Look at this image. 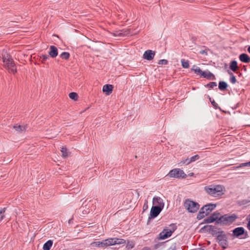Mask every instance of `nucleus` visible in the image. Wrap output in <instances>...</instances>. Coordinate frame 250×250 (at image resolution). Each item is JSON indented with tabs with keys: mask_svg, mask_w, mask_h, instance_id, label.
<instances>
[{
	"mask_svg": "<svg viewBox=\"0 0 250 250\" xmlns=\"http://www.w3.org/2000/svg\"><path fill=\"white\" fill-rule=\"evenodd\" d=\"M2 60L4 63V66L7 68L9 73L15 74L17 72L15 64L11 56L7 53L6 51L2 54Z\"/></svg>",
	"mask_w": 250,
	"mask_h": 250,
	"instance_id": "1",
	"label": "nucleus"
},
{
	"mask_svg": "<svg viewBox=\"0 0 250 250\" xmlns=\"http://www.w3.org/2000/svg\"><path fill=\"white\" fill-rule=\"evenodd\" d=\"M204 189L208 194L215 197L222 196L225 191L224 187L219 185L207 186L205 187Z\"/></svg>",
	"mask_w": 250,
	"mask_h": 250,
	"instance_id": "2",
	"label": "nucleus"
},
{
	"mask_svg": "<svg viewBox=\"0 0 250 250\" xmlns=\"http://www.w3.org/2000/svg\"><path fill=\"white\" fill-rule=\"evenodd\" d=\"M238 218L237 215L233 213H227L222 215L220 219L219 225L221 226H229L232 224Z\"/></svg>",
	"mask_w": 250,
	"mask_h": 250,
	"instance_id": "3",
	"label": "nucleus"
},
{
	"mask_svg": "<svg viewBox=\"0 0 250 250\" xmlns=\"http://www.w3.org/2000/svg\"><path fill=\"white\" fill-rule=\"evenodd\" d=\"M185 208L190 213L196 212L200 208V205L189 199L185 200L184 204Z\"/></svg>",
	"mask_w": 250,
	"mask_h": 250,
	"instance_id": "4",
	"label": "nucleus"
},
{
	"mask_svg": "<svg viewBox=\"0 0 250 250\" xmlns=\"http://www.w3.org/2000/svg\"><path fill=\"white\" fill-rule=\"evenodd\" d=\"M232 235L234 237L245 239L249 237L248 232L243 227H240L235 228L232 230Z\"/></svg>",
	"mask_w": 250,
	"mask_h": 250,
	"instance_id": "5",
	"label": "nucleus"
},
{
	"mask_svg": "<svg viewBox=\"0 0 250 250\" xmlns=\"http://www.w3.org/2000/svg\"><path fill=\"white\" fill-rule=\"evenodd\" d=\"M167 176L169 177L182 179L187 177L184 171L180 168H174L171 170Z\"/></svg>",
	"mask_w": 250,
	"mask_h": 250,
	"instance_id": "6",
	"label": "nucleus"
},
{
	"mask_svg": "<svg viewBox=\"0 0 250 250\" xmlns=\"http://www.w3.org/2000/svg\"><path fill=\"white\" fill-rule=\"evenodd\" d=\"M163 209V206L161 207L157 206H153L151 208L150 215L148 219H154L156 217Z\"/></svg>",
	"mask_w": 250,
	"mask_h": 250,
	"instance_id": "7",
	"label": "nucleus"
},
{
	"mask_svg": "<svg viewBox=\"0 0 250 250\" xmlns=\"http://www.w3.org/2000/svg\"><path fill=\"white\" fill-rule=\"evenodd\" d=\"M176 229V227L175 226V229H174L173 230H171L170 229H164L163 231L159 234L160 239L164 240L169 237Z\"/></svg>",
	"mask_w": 250,
	"mask_h": 250,
	"instance_id": "8",
	"label": "nucleus"
},
{
	"mask_svg": "<svg viewBox=\"0 0 250 250\" xmlns=\"http://www.w3.org/2000/svg\"><path fill=\"white\" fill-rule=\"evenodd\" d=\"M155 56V52L151 50H147L143 54L144 59L151 61L153 59Z\"/></svg>",
	"mask_w": 250,
	"mask_h": 250,
	"instance_id": "9",
	"label": "nucleus"
},
{
	"mask_svg": "<svg viewBox=\"0 0 250 250\" xmlns=\"http://www.w3.org/2000/svg\"><path fill=\"white\" fill-rule=\"evenodd\" d=\"M216 207V204L210 203V204H208L207 205L204 206L202 207V210L203 209H205V210H206L205 212H206V213L207 214V216L210 213V212H211L213 209H215Z\"/></svg>",
	"mask_w": 250,
	"mask_h": 250,
	"instance_id": "10",
	"label": "nucleus"
},
{
	"mask_svg": "<svg viewBox=\"0 0 250 250\" xmlns=\"http://www.w3.org/2000/svg\"><path fill=\"white\" fill-rule=\"evenodd\" d=\"M201 77L209 80H215L216 79L214 74L208 70L203 71V73L201 74Z\"/></svg>",
	"mask_w": 250,
	"mask_h": 250,
	"instance_id": "11",
	"label": "nucleus"
},
{
	"mask_svg": "<svg viewBox=\"0 0 250 250\" xmlns=\"http://www.w3.org/2000/svg\"><path fill=\"white\" fill-rule=\"evenodd\" d=\"M48 54L51 58H55L58 54L57 48L54 45H51L49 48V51L48 52Z\"/></svg>",
	"mask_w": 250,
	"mask_h": 250,
	"instance_id": "12",
	"label": "nucleus"
},
{
	"mask_svg": "<svg viewBox=\"0 0 250 250\" xmlns=\"http://www.w3.org/2000/svg\"><path fill=\"white\" fill-rule=\"evenodd\" d=\"M113 35L115 37H123L130 34V31L128 29H123L120 31H115L113 33Z\"/></svg>",
	"mask_w": 250,
	"mask_h": 250,
	"instance_id": "13",
	"label": "nucleus"
},
{
	"mask_svg": "<svg viewBox=\"0 0 250 250\" xmlns=\"http://www.w3.org/2000/svg\"><path fill=\"white\" fill-rule=\"evenodd\" d=\"M113 86L111 84H106L104 85L103 87V91L107 95H109L112 92Z\"/></svg>",
	"mask_w": 250,
	"mask_h": 250,
	"instance_id": "14",
	"label": "nucleus"
},
{
	"mask_svg": "<svg viewBox=\"0 0 250 250\" xmlns=\"http://www.w3.org/2000/svg\"><path fill=\"white\" fill-rule=\"evenodd\" d=\"M239 59L243 63H249L250 62V57L246 53H242L239 55Z\"/></svg>",
	"mask_w": 250,
	"mask_h": 250,
	"instance_id": "15",
	"label": "nucleus"
},
{
	"mask_svg": "<svg viewBox=\"0 0 250 250\" xmlns=\"http://www.w3.org/2000/svg\"><path fill=\"white\" fill-rule=\"evenodd\" d=\"M211 216L213 217V219L215 220V224L216 225H219L220 219L222 215L218 211H215L213 212Z\"/></svg>",
	"mask_w": 250,
	"mask_h": 250,
	"instance_id": "16",
	"label": "nucleus"
},
{
	"mask_svg": "<svg viewBox=\"0 0 250 250\" xmlns=\"http://www.w3.org/2000/svg\"><path fill=\"white\" fill-rule=\"evenodd\" d=\"M153 204H157L158 205H156L157 207H161L163 206V208H164V203L163 201L159 197H154L153 199Z\"/></svg>",
	"mask_w": 250,
	"mask_h": 250,
	"instance_id": "17",
	"label": "nucleus"
},
{
	"mask_svg": "<svg viewBox=\"0 0 250 250\" xmlns=\"http://www.w3.org/2000/svg\"><path fill=\"white\" fill-rule=\"evenodd\" d=\"M227 237L225 232L223 230H221L216 236L217 241L220 242L223 239H227Z\"/></svg>",
	"mask_w": 250,
	"mask_h": 250,
	"instance_id": "18",
	"label": "nucleus"
},
{
	"mask_svg": "<svg viewBox=\"0 0 250 250\" xmlns=\"http://www.w3.org/2000/svg\"><path fill=\"white\" fill-rule=\"evenodd\" d=\"M229 68L233 72H236L238 68L237 62L235 60L232 61L230 63Z\"/></svg>",
	"mask_w": 250,
	"mask_h": 250,
	"instance_id": "19",
	"label": "nucleus"
},
{
	"mask_svg": "<svg viewBox=\"0 0 250 250\" xmlns=\"http://www.w3.org/2000/svg\"><path fill=\"white\" fill-rule=\"evenodd\" d=\"M92 247H96L98 248H104L105 247V242L104 240L102 241H95L91 244Z\"/></svg>",
	"mask_w": 250,
	"mask_h": 250,
	"instance_id": "20",
	"label": "nucleus"
},
{
	"mask_svg": "<svg viewBox=\"0 0 250 250\" xmlns=\"http://www.w3.org/2000/svg\"><path fill=\"white\" fill-rule=\"evenodd\" d=\"M53 244V240H49L43 246V250H50Z\"/></svg>",
	"mask_w": 250,
	"mask_h": 250,
	"instance_id": "21",
	"label": "nucleus"
},
{
	"mask_svg": "<svg viewBox=\"0 0 250 250\" xmlns=\"http://www.w3.org/2000/svg\"><path fill=\"white\" fill-rule=\"evenodd\" d=\"M228 86L227 83L224 81H220L218 84V88L221 91L226 90Z\"/></svg>",
	"mask_w": 250,
	"mask_h": 250,
	"instance_id": "22",
	"label": "nucleus"
},
{
	"mask_svg": "<svg viewBox=\"0 0 250 250\" xmlns=\"http://www.w3.org/2000/svg\"><path fill=\"white\" fill-rule=\"evenodd\" d=\"M105 247L115 245L114 238H110L104 240Z\"/></svg>",
	"mask_w": 250,
	"mask_h": 250,
	"instance_id": "23",
	"label": "nucleus"
},
{
	"mask_svg": "<svg viewBox=\"0 0 250 250\" xmlns=\"http://www.w3.org/2000/svg\"><path fill=\"white\" fill-rule=\"evenodd\" d=\"M212 229H215V226L212 225H206L203 227L201 229V230H202L203 231H206L210 233Z\"/></svg>",
	"mask_w": 250,
	"mask_h": 250,
	"instance_id": "24",
	"label": "nucleus"
},
{
	"mask_svg": "<svg viewBox=\"0 0 250 250\" xmlns=\"http://www.w3.org/2000/svg\"><path fill=\"white\" fill-rule=\"evenodd\" d=\"M205 209L202 210V208L200 209L199 213H198L197 218L198 219L200 220L203 219L205 216H207Z\"/></svg>",
	"mask_w": 250,
	"mask_h": 250,
	"instance_id": "25",
	"label": "nucleus"
},
{
	"mask_svg": "<svg viewBox=\"0 0 250 250\" xmlns=\"http://www.w3.org/2000/svg\"><path fill=\"white\" fill-rule=\"evenodd\" d=\"M126 249L128 250L133 249L135 247V242L132 240H127L126 241Z\"/></svg>",
	"mask_w": 250,
	"mask_h": 250,
	"instance_id": "26",
	"label": "nucleus"
},
{
	"mask_svg": "<svg viewBox=\"0 0 250 250\" xmlns=\"http://www.w3.org/2000/svg\"><path fill=\"white\" fill-rule=\"evenodd\" d=\"M13 128H15L16 131L18 132H21L25 130V127L23 125H16L13 126Z\"/></svg>",
	"mask_w": 250,
	"mask_h": 250,
	"instance_id": "27",
	"label": "nucleus"
},
{
	"mask_svg": "<svg viewBox=\"0 0 250 250\" xmlns=\"http://www.w3.org/2000/svg\"><path fill=\"white\" fill-rule=\"evenodd\" d=\"M218 244L223 249H226L228 245L227 238L223 239L220 242H218Z\"/></svg>",
	"mask_w": 250,
	"mask_h": 250,
	"instance_id": "28",
	"label": "nucleus"
},
{
	"mask_svg": "<svg viewBox=\"0 0 250 250\" xmlns=\"http://www.w3.org/2000/svg\"><path fill=\"white\" fill-rule=\"evenodd\" d=\"M115 245H121L126 243V240L122 238H114Z\"/></svg>",
	"mask_w": 250,
	"mask_h": 250,
	"instance_id": "29",
	"label": "nucleus"
},
{
	"mask_svg": "<svg viewBox=\"0 0 250 250\" xmlns=\"http://www.w3.org/2000/svg\"><path fill=\"white\" fill-rule=\"evenodd\" d=\"M181 62L183 68H188L189 67L188 61H186L185 59H182Z\"/></svg>",
	"mask_w": 250,
	"mask_h": 250,
	"instance_id": "30",
	"label": "nucleus"
},
{
	"mask_svg": "<svg viewBox=\"0 0 250 250\" xmlns=\"http://www.w3.org/2000/svg\"><path fill=\"white\" fill-rule=\"evenodd\" d=\"M60 57L62 59L68 60L70 57V54L67 52H63L60 55Z\"/></svg>",
	"mask_w": 250,
	"mask_h": 250,
	"instance_id": "31",
	"label": "nucleus"
},
{
	"mask_svg": "<svg viewBox=\"0 0 250 250\" xmlns=\"http://www.w3.org/2000/svg\"><path fill=\"white\" fill-rule=\"evenodd\" d=\"M69 97L72 100L77 101L78 98V95L76 92H71L69 94Z\"/></svg>",
	"mask_w": 250,
	"mask_h": 250,
	"instance_id": "32",
	"label": "nucleus"
},
{
	"mask_svg": "<svg viewBox=\"0 0 250 250\" xmlns=\"http://www.w3.org/2000/svg\"><path fill=\"white\" fill-rule=\"evenodd\" d=\"M215 222V220L213 219V217L210 215L204 219V222L205 223H211Z\"/></svg>",
	"mask_w": 250,
	"mask_h": 250,
	"instance_id": "33",
	"label": "nucleus"
},
{
	"mask_svg": "<svg viewBox=\"0 0 250 250\" xmlns=\"http://www.w3.org/2000/svg\"><path fill=\"white\" fill-rule=\"evenodd\" d=\"M218 229H218L216 226H215V229H211V231L210 232V233L212 234V236H217V235L219 234V232L220 231H218Z\"/></svg>",
	"mask_w": 250,
	"mask_h": 250,
	"instance_id": "34",
	"label": "nucleus"
},
{
	"mask_svg": "<svg viewBox=\"0 0 250 250\" xmlns=\"http://www.w3.org/2000/svg\"><path fill=\"white\" fill-rule=\"evenodd\" d=\"M6 209V208H3L0 209V221H1L5 217L4 212Z\"/></svg>",
	"mask_w": 250,
	"mask_h": 250,
	"instance_id": "35",
	"label": "nucleus"
},
{
	"mask_svg": "<svg viewBox=\"0 0 250 250\" xmlns=\"http://www.w3.org/2000/svg\"><path fill=\"white\" fill-rule=\"evenodd\" d=\"M250 202V200H247V199H244V200L238 201H237V204L239 206H242V205H246L247 204H248Z\"/></svg>",
	"mask_w": 250,
	"mask_h": 250,
	"instance_id": "36",
	"label": "nucleus"
},
{
	"mask_svg": "<svg viewBox=\"0 0 250 250\" xmlns=\"http://www.w3.org/2000/svg\"><path fill=\"white\" fill-rule=\"evenodd\" d=\"M49 59V56L47 55H42L40 56V60L42 63H45Z\"/></svg>",
	"mask_w": 250,
	"mask_h": 250,
	"instance_id": "37",
	"label": "nucleus"
},
{
	"mask_svg": "<svg viewBox=\"0 0 250 250\" xmlns=\"http://www.w3.org/2000/svg\"><path fill=\"white\" fill-rule=\"evenodd\" d=\"M217 86V83L216 82H209L208 83L205 85L206 87H209L210 88H213L214 87Z\"/></svg>",
	"mask_w": 250,
	"mask_h": 250,
	"instance_id": "38",
	"label": "nucleus"
},
{
	"mask_svg": "<svg viewBox=\"0 0 250 250\" xmlns=\"http://www.w3.org/2000/svg\"><path fill=\"white\" fill-rule=\"evenodd\" d=\"M190 163H191V162H190V159L188 158L183 161H181L179 164L181 165L186 164V165H188Z\"/></svg>",
	"mask_w": 250,
	"mask_h": 250,
	"instance_id": "39",
	"label": "nucleus"
},
{
	"mask_svg": "<svg viewBox=\"0 0 250 250\" xmlns=\"http://www.w3.org/2000/svg\"><path fill=\"white\" fill-rule=\"evenodd\" d=\"M61 152L62 153V157H66V156H67V149L66 147H62L61 149Z\"/></svg>",
	"mask_w": 250,
	"mask_h": 250,
	"instance_id": "40",
	"label": "nucleus"
},
{
	"mask_svg": "<svg viewBox=\"0 0 250 250\" xmlns=\"http://www.w3.org/2000/svg\"><path fill=\"white\" fill-rule=\"evenodd\" d=\"M190 162L191 163L194 162L200 159V156L198 154H196L193 156L191 157L190 158Z\"/></svg>",
	"mask_w": 250,
	"mask_h": 250,
	"instance_id": "41",
	"label": "nucleus"
},
{
	"mask_svg": "<svg viewBox=\"0 0 250 250\" xmlns=\"http://www.w3.org/2000/svg\"><path fill=\"white\" fill-rule=\"evenodd\" d=\"M191 70L194 71L195 73L199 74L201 75L203 71L198 67H196L195 69H191Z\"/></svg>",
	"mask_w": 250,
	"mask_h": 250,
	"instance_id": "42",
	"label": "nucleus"
},
{
	"mask_svg": "<svg viewBox=\"0 0 250 250\" xmlns=\"http://www.w3.org/2000/svg\"><path fill=\"white\" fill-rule=\"evenodd\" d=\"M158 64H161V65L165 64V65H166V64H168V61L166 60V59L160 60L158 62Z\"/></svg>",
	"mask_w": 250,
	"mask_h": 250,
	"instance_id": "43",
	"label": "nucleus"
},
{
	"mask_svg": "<svg viewBox=\"0 0 250 250\" xmlns=\"http://www.w3.org/2000/svg\"><path fill=\"white\" fill-rule=\"evenodd\" d=\"M250 167V166H249V162L244 163H241L237 167V168H240V167Z\"/></svg>",
	"mask_w": 250,
	"mask_h": 250,
	"instance_id": "44",
	"label": "nucleus"
},
{
	"mask_svg": "<svg viewBox=\"0 0 250 250\" xmlns=\"http://www.w3.org/2000/svg\"><path fill=\"white\" fill-rule=\"evenodd\" d=\"M212 105L213 106L214 108L215 109H220V107L218 105V104L216 103V102L213 100L212 102H211Z\"/></svg>",
	"mask_w": 250,
	"mask_h": 250,
	"instance_id": "45",
	"label": "nucleus"
},
{
	"mask_svg": "<svg viewBox=\"0 0 250 250\" xmlns=\"http://www.w3.org/2000/svg\"><path fill=\"white\" fill-rule=\"evenodd\" d=\"M236 79L234 76H233V77H230V82L233 83L234 84L236 83Z\"/></svg>",
	"mask_w": 250,
	"mask_h": 250,
	"instance_id": "46",
	"label": "nucleus"
},
{
	"mask_svg": "<svg viewBox=\"0 0 250 250\" xmlns=\"http://www.w3.org/2000/svg\"><path fill=\"white\" fill-rule=\"evenodd\" d=\"M199 53L201 54H204L205 55H208V50L207 49L202 50L200 51Z\"/></svg>",
	"mask_w": 250,
	"mask_h": 250,
	"instance_id": "47",
	"label": "nucleus"
},
{
	"mask_svg": "<svg viewBox=\"0 0 250 250\" xmlns=\"http://www.w3.org/2000/svg\"><path fill=\"white\" fill-rule=\"evenodd\" d=\"M147 208H148L147 202L146 201L143 205V210L145 211L147 209Z\"/></svg>",
	"mask_w": 250,
	"mask_h": 250,
	"instance_id": "48",
	"label": "nucleus"
},
{
	"mask_svg": "<svg viewBox=\"0 0 250 250\" xmlns=\"http://www.w3.org/2000/svg\"><path fill=\"white\" fill-rule=\"evenodd\" d=\"M228 73L230 75V77H233V76H234L233 73L229 70L228 71Z\"/></svg>",
	"mask_w": 250,
	"mask_h": 250,
	"instance_id": "49",
	"label": "nucleus"
},
{
	"mask_svg": "<svg viewBox=\"0 0 250 250\" xmlns=\"http://www.w3.org/2000/svg\"><path fill=\"white\" fill-rule=\"evenodd\" d=\"M247 228L250 230V220L248 221L247 224Z\"/></svg>",
	"mask_w": 250,
	"mask_h": 250,
	"instance_id": "50",
	"label": "nucleus"
},
{
	"mask_svg": "<svg viewBox=\"0 0 250 250\" xmlns=\"http://www.w3.org/2000/svg\"><path fill=\"white\" fill-rule=\"evenodd\" d=\"M242 69L244 70V71L246 72L247 71V69L246 68V66L244 65L243 66Z\"/></svg>",
	"mask_w": 250,
	"mask_h": 250,
	"instance_id": "51",
	"label": "nucleus"
},
{
	"mask_svg": "<svg viewBox=\"0 0 250 250\" xmlns=\"http://www.w3.org/2000/svg\"><path fill=\"white\" fill-rule=\"evenodd\" d=\"M142 250H151V249L148 247H145Z\"/></svg>",
	"mask_w": 250,
	"mask_h": 250,
	"instance_id": "52",
	"label": "nucleus"
},
{
	"mask_svg": "<svg viewBox=\"0 0 250 250\" xmlns=\"http://www.w3.org/2000/svg\"><path fill=\"white\" fill-rule=\"evenodd\" d=\"M236 73L237 74H238V76H239V77H240V76H242V74H241L240 72H237V71H236Z\"/></svg>",
	"mask_w": 250,
	"mask_h": 250,
	"instance_id": "53",
	"label": "nucleus"
},
{
	"mask_svg": "<svg viewBox=\"0 0 250 250\" xmlns=\"http://www.w3.org/2000/svg\"><path fill=\"white\" fill-rule=\"evenodd\" d=\"M195 250H205L204 249L201 248H198Z\"/></svg>",
	"mask_w": 250,
	"mask_h": 250,
	"instance_id": "54",
	"label": "nucleus"
},
{
	"mask_svg": "<svg viewBox=\"0 0 250 250\" xmlns=\"http://www.w3.org/2000/svg\"><path fill=\"white\" fill-rule=\"evenodd\" d=\"M248 51L250 54V46H249L248 48Z\"/></svg>",
	"mask_w": 250,
	"mask_h": 250,
	"instance_id": "55",
	"label": "nucleus"
},
{
	"mask_svg": "<svg viewBox=\"0 0 250 250\" xmlns=\"http://www.w3.org/2000/svg\"><path fill=\"white\" fill-rule=\"evenodd\" d=\"M196 67H197L196 65H193L192 68L191 69H195Z\"/></svg>",
	"mask_w": 250,
	"mask_h": 250,
	"instance_id": "56",
	"label": "nucleus"
},
{
	"mask_svg": "<svg viewBox=\"0 0 250 250\" xmlns=\"http://www.w3.org/2000/svg\"><path fill=\"white\" fill-rule=\"evenodd\" d=\"M71 219H70V220H69L68 222H69V223H70V222H71Z\"/></svg>",
	"mask_w": 250,
	"mask_h": 250,
	"instance_id": "57",
	"label": "nucleus"
},
{
	"mask_svg": "<svg viewBox=\"0 0 250 250\" xmlns=\"http://www.w3.org/2000/svg\"><path fill=\"white\" fill-rule=\"evenodd\" d=\"M193 174V173H191V174H190V175H192Z\"/></svg>",
	"mask_w": 250,
	"mask_h": 250,
	"instance_id": "58",
	"label": "nucleus"
},
{
	"mask_svg": "<svg viewBox=\"0 0 250 250\" xmlns=\"http://www.w3.org/2000/svg\"><path fill=\"white\" fill-rule=\"evenodd\" d=\"M249 166L250 167V161L249 162Z\"/></svg>",
	"mask_w": 250,
	"mask_h": 250,
	"instance_id": "59",
	"label": "nucleus"
},
{
	"mask_svg": "<svg viewBox=\"0 0 250 250\" xmlns=\"http://www.w3.org/2000/svg\"><path fill=\"white\" fill-rule=\"evenodd\" d=\"M171 250H174V249H171Z\"/></svg>",
	"mask_w": 250,
	"mask_h": 250,
	"instance_id": "60",
	"label": "nucleus"
}]
</instances>
